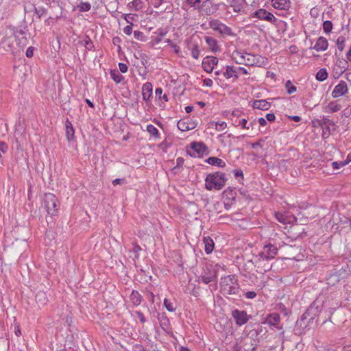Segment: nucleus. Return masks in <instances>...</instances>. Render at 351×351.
Returning a JSON list of instances; mask_svg holds the SVG:
<instances>
[{"label":"nucleus","mask_w":351,"mask_h":351,"mask_svg":"<svg viewBox=\"0 0 351 351\" xmlns=\"http://www.w3.org/2000/svg\"><path fill=\"white\" fill-rule=\"evenodd\" d=\"M227 178L225 173L216 171L209 173L205 178V188L208 191L221 190L226 184Z\"/></svg>","instance_id":"nucleus-1"},{"label":"nucleus","mask_w":351,"mask_h":351,"mask_svg":"<svg viewBox=\"0 0 351 351\" xmlns=\"http://www.w3.org/2000/svg\"><path fill=\"white\" fill-rule=\"evenodd\" d=\"M221 291L223 295H237L239 292L240 286L235 275H228L221 278Z\"/></svg>","instance_id":"nucleus-2"},{"label":"nucleus","mask_w":351,"mask_h":351,"mask_svg":"<svg viewBox=\"0 0 351 351\" xmlns=\"http://www.w3.org/2000/svg\"><path fill=\"white\" fill-rule=\"evenodd\" d=\"M43 204L49 215H54L59 207L57 197L53 193H46L44 197Z\"/></svg>","instance_id":"nucleus-3"},{"label":"nucleus","mask_w":351,"mask_h":351,"mask_svg":"<svg viewBox=\"0 0 351 351\" xmlns=\"http://www.w3.org/2000/svg\"><path fill=\"white\" fill-rule=\"evenodd\" d=\"M219 265H207L206 269L201 275V278L204 284H208L216 280L219 271Z\"/></svg>","instance_id":"nucleus-4"},{"label":"nucleus","mask_w":351,"mask_h":351,"mask_svg":"<svg viewBox=\"0 0 351 351\" xmlns=\"http://www.w3.org/2000/svg\"><path fill=\"white\" fill-rule=\"evenodd\" d=\"M239 73L247 75L248 72L247 69H245L244 67H234L233 66H226V71L223 73V75L226 79L234 77V80H237L239 78Z\"/></svg>","instance_id":"nucleus-5"},{"label":"nucleus","mask_w":351,"mask_h":351,"mask_svg":"<svg viewBox=\"0 0 351 351\" xmlns=\"http://www.w3.org/2000/svg\"><path fill=\"white\" fill-rule=\"evenodd\" d=\"M318 312L317 307H315L314 304L311 305L306 311L301 316L300 325L303 322L305 326L312 322L315 318V316Z\"/></svg>","instance_id":"nucleus-6"},{"label":"nucleus","mask_w":351,"mask_h":351,"mask_svg":"<svg viewBox=\"0 0 351 351\" xmlns=\"http://www.w3.org/2000/svg\"><path fill=\"white\" fill-rule=\"evenodd\" d=\"M278 253V248L272 244L265 245L263 250L259 254V257L263 261H269L274 258Z\"/></svg>","instance_id":"nucleus-7"},{"label":"nucleus","mask_w":351,"mask_h":351,"mask_svg":"<svg viewBox=\"0 0 351 351\" xmlns=\"http://www.w3.org/2000/svg\"><path fill=\"white\" fill-rule=\"evenodd\" d=\"M232 316L238 326L244 325L252 317L250 315H247L246 311L239 309L233 310L232 311Z\"/></svg>","instance_id":"nucleus-8"},{"label":"nucleus","mask_w":351,"mask_h":351,"mask_svg":"<svg viewBox=\"0 0 351 351\" xmlns=\"http://www.w3.org/2000/svg\"><path fill=\"white\" fill-rule=\"evenodd\" d=\"M247 55L246 62L247 66H262L266 64L267 59L260 55H253L245 53Z\"/></svg>","instance_id":"nucleus-9"},{"label":"nucleus","mask_w":351,"mask_h":351,"mask_svg":"<svg viewBox=\"0 0 351 351\" xmlns=\"http://www.w3.org/2000/svg\"><path fill=\"white\" fill-rule=\"evenodd\" d=\"M191 152H189V155L192 157H195L196 154L198 156H202L204 154H208L207 146L202 142H194L191 144Z\"/></svg>","instance_id":"nucleus-10"},{"label":"nucleus","mask_w":351,"mask_h":351,"mask_svg":"<svg viewBox=\"0 0 351 351\" xmlns=\"http://www.w3.org/2000/svg\"><path fill=\"white\" fill-rule=\"evenodd\" d=\"M209 25L213 30L218 32L221 34L228 36L232 34L231 28L218 20H213L210 21Z\"/></svg>","instance_id":"nucleus-11"},{"label":"nucleus","mask_w":351,"mask_h":351,"mask_svg":"<svg viewBox=\"0 0 351 351\" xmlns=\"http://www.w3.org/2000/svg\"><path fill=\"white\" fill-rule=\"evenodd\" d=\"M219 60L217 57L215 56H206L202 60V68L207 73H211L215 65H217Z\"/></svg>","instance_id":"nucleus-12"},{"label":"nucleus","mask_w":351,"mask_h":351,"mask_svg":"<svg viewBox=\"0 0 351 351\" xmlns=\"http://www.w3.org/2000/svg\"><path fill=\"white\" fill-rule=\"evenodd\" d=\"M348 91V88L347 83L343 80H341L339 83L335 86L333 91L332 92V96L334 98H337L346 95Z\"/></svg>","instance_id":"nucleus-13"},{"label":"nucleus","mask_w":351,"mask_h":351,"mask_svg":"<svg viewBox=\"0 0 351 351\" xmlns=\"http://www.w3.org/2000/svg\"><path fill=\"white\" fill-rule=\"evenodd\" d=\"M255 16L261 20H265L271 23L276 21V18L269 12L265 9H259L254 13Z\"/></svg>","instance_id":"nucleus-14"},{"label":"nucleus","mask_w":351,"mask_h":351,"mask_svg":"<svg viewBox=\"0 0 351 351\" xmlns=\"http://www.w3.org/2000/svg\"><path fill=\"white\" fill-rule=\"evenodd\" d=\"M186 2L191 7L199 10H200L203 7L208 6L212 4V1L210 0H206L202 2L201 0H186Z\"/></svg>","instance_id":"nucleus-15"},{"label":"nucleus","mask_w":351,"mask_h":351,"mask_svg":"<svg viewBox=\"0 0 351 351\" xmlns=\"http://www.w3.org/2000/svg\"><path fill=\"white\" fill-rule=\"evenodd\" d=\"M328 46V43L327 39L323 36H320L317 40V42L313 47V49L317 51H324L327 49Z\"/></svg>","instance_id":"nucleus-16"},{"label":"nucleus","mask_w":351,"mask_h":351,"mask_svg":"<svg viewBox=\"0 0 351 351\" xmlns=\"http://www.w3.org/2000/svg\"><path fill=\"white\" fill-rule=\"evenodd\" d=\"M252 107L254 109H258L261 110H267L271 107V104L266 100H255L252 104Z\"/></svg>","instance_id":"nucleus-17"},{"label":"nucleus","mask_w":351,"mask_h":351,"mask_svg":"<svg viewBox=\"0 0 351 351\" xmlns=\"http://www.w3.org/2000/svg\"><path fill=\"white\" fill-rule=\"evenodd\" d=\"M143 99L145 101H148L152 95V84L149 82H146L142 87Z\"/></svg>","instance_id":"nucleus-18"},{"label":"nucleus","mask_w":351,"mask_h":351,"mask_svg":"<svg viewBox=\"0 0 351 351\" xmlns=\"http://www.w3.org/2000/svg\"><path fill=\"white\" fill-rule=\"evenodd\" d=\"M290 5L289 0H272V5L278 10H288Z\"/></svg>","instance_id":"nucleus-19"},{"label":"nucleus","mask_w":351,"mask_h":351,"mask_svg":"<svg viewBox=\"0 0 351 351\" xmlns=\"http://www.w3.org/2000/svg\"><path fill=\"white\" fill-rule=\"evenodd\" d=\"M318 124L322 128L323 130H326L328 132H330V126H335L334 122L325 117H323L321 119L317 120Z\"/></svg>","instance_id":"nucleus-20"},{"label":"nucleus","mask_w":351,"mask_h":351,"mask_svg":"<svg viewBox=\"0 0 351 351\" xmlns=\"http://www.w3.org/2000/svg\"><path fill=\"white\" fill-rule=\"evenodd\" d=\"M280 319V317L279 314L271 313L267 317L265 323H267L269 326H275L279 323Z\"/></svg>","instance_id":"nucleus-21"},{"label":"nucleus","mask_w":351,"mask_h":351,"mask_svg":"<svg viewBox=\"0 0 351 351\" xmlns=\"http://www.w3.org/2000/svg\"><path fill=\"white\" fill-rule=\"evenodd\" d=\"M205 40L212 51L217 52L219 51V47L215 38L211 36H206Z\"/></svg>","instance_id":"nucleus-22"},{"label":"nucleus","mask_w":351,"mask_h":351,"mask_svg":"<svg viewBox=\"0 0 351 351\" xmlns=\"http://www.w3.org/2000/svg\"><path fill=\"white\" fill-rule=\"evenodd\" d=\"M206 162L211 165H215L218 167H225L226 163L223 160H222L221 158H217V157H209L206 160Z\"/></svg>","instance_id":"nucleus-23"},{"label":"nucleus","mask_w":351,"mask_h":351,"mask_svg":"<svg viewBox=\"0 0 351 351\" xmlns=\"http://www.w3.org/2000/svg\"><path fill=\"white\" fill-rule=\"evenodd\" d=\"M65 127H66V138L69 141H71L74 139L75 132H74V129L72 126V124L69 120H66Z\"/></svg>","instance_id":"nucleus-24"},{"label":"nucleus","mask_w":351,"mask_h":351,"mask_svg":"<svg viewBox=\"0 0 351 351\" xmlns=\"http://www.w3.org/2000/svg\"><path fill=\"white\" fill-rule=\"evenodd\" d=\"M203 241L205 245V251L206 254H210L214 248V241L209 237H204Z\"/></svg>","instance_id":"nucleus-25"},{"label":"nucleus","mask_w":351,"mask_h":351,"mask_svg":"<svg viewBox=\"0 0 351 351\" xmlns=\"http://www.w3.org/2000/svg\"><path fill=\"white\" fill-rule=\"evenodd\" d=\"M227 1L233 8V10L235 12H239L242 8L243 3H245V0H242L241 2H239L238 0H227Z\"/></svg>","instance_id":"nucleus-26"},{"label":"nucleus","mask_w":351,"mask_h":351,"mask_svg":"<svg viewBox=\"0 0 351 351\" xmlns=\"http://www.w3.org/2000/svg\"><path fill=\"white\" fill-rule=\"evenodd\" d=\"M130 300L135 306H138L141 302L142 297L137 291L133 290L130 295Z\"/></svg>","instance_id":"nucleus-27"},{"label":"nucleus","mask_w":351,"mask_h":351,"mask_svg":"<svg viewBox=\"0 0 351 351\" xmlns=\"http://www.w3.org/2000/svg\"><path fill=\"white\" fill-rule=\"evenodd\" d=\"M177 126L180 130L183 132L189 131L194 128L191 123H188L183 120L178 121Z\"/></svg>","instance_id":"nucleus-28"},{"label":"nucleus","mask_w":351,"mask_h":351,"mask_svg":"<svg viewBox=\"0 0 351 351\" xmlns=\"http://www.w3.org/2000/svg\"><path fill=\"white\" fill-rule=\"evenodd\" d=\"M77 8L80 12H88L91 9V3L90 1H81L77 5Z\"/></svg>","instance_id":"nucleus-29"},{"label":"nucleus","mask_w":351,"mask_h":351,"mask_svg":"<svg viewBox=\"0 0 351 351\" xmlns=\"http://www.w3.org/2000/svg\"><path fill=\"white\" fill-rule=\"evenodd\" d=\"M110 77L117 84L121 83L124 79V77L116 70H112L110 71Z\"/></svg>","instance_id":"nucleus-30"},{"label":"nucleus","mask_w":351,"mask_h":351,"mask_svg":"<svg viewBox=\"0 0 351 351\" xmlns=\"http://www.w3.org/2000/svg\"><path fill=\"white\" fill-rule=\"evenodd\" d=\"M316 80L323 82L328 77V72L326 69L323 68L319 69L316 74Z\"/></svg>","instance_id":"nucleus-31"},{"label":"nucleus","mask_w":351,"mask_h":351,"mask_svg":"<svg viewBox=\"0 0 351 351\" xmlns=\"http://www.w3.org/2000/svg\"><path fill=\"white\" fill-rule=\"evenodd\" d=\"M41 1L50 8L57 5L61 10L63 9L60 0H41Z\"/></svg>","instance_id":"nucleus-32"},{"label":"nucleus","mask_w":351,"mask_h":351,"mask_svg":"<svg viewBox=\"0 0 351 351\" xmlns=\"http://www.w3.org/2000/svg\"><path fill=\"white\" fill-rule=\"evenodd\" d=\"M223 196L229 199V200H232V201H235L236 199V192L233 190V189H226L223 191Z\"/></svg>","instance_id":"nucleus-33"},{"label":"nucleus","mask_w":351,"mask_h":351,"mask_svg":"<svg viewBox=\"0 0 351 351\" xmlns=\"http://www.w3.org/2000/svg\"><path fill=\"white\" fill-rule=\"evenodd\" d=\"M147 131L155 138H158L159 132L158 130L152 124H149L147 126Z\"/></svg>","instance_id":"nucleus-34"},{"label":"nucleus","mask_w":351,"mask_h":351,"mask_svg":"<svg viewBox=\"0 0 351 351\" xmlns=\"http://www.w3.org/2000/svg\"><path fill=\"white\" fill-rule=\"evenodd\" d=\"M27 32H28V29H27V26L24 27L23 28L21 29L20 30L16 31L17 34H19L20 35L23 36L22 40H24V42L21 40L20 43H22L23 45H25V42L27 40L26 35H27Z\"/></svg>","instance_id":"nucleus-35"},{"label":"nucleus","mask_w":351,"mask_h":351,"mask_svg":"<svg viewBox=\"0 0 351 351\" xmlns=\"http://www.w3.org/2000/svg\"><path fill=\"white\" fill-rule=\"evenodd\" d=\"M345 43H346V38L344 36H341L338 37L336 44H337V48L339 51H342L343 50V49L345 47Z\"/></svg>","instance_id":"nucleus-36"},{"label":"nucleus","mask_w":351,"mask_h":351,"mask_svg":"<svg viewBox=\"0 0 351 351\" xmlns=\"http://www.w3.org/2000/svg\"><path fill=\"white\" fill-rule=\"evenodd\" d=\"M156 97L159 99H164L165 101H168V96L167 94H162V89L161 88H157L155 90Z\"/></svg>","instance_id":"nucleus-37"},{"label":"nucleus","mask_w":351,"mask_h":351,"mask_svg":"<svg viewBox=\"0 0 351 351\" xmlns=\"http://www.w3.org/2000/svg\"><path fill=\"white\" fill-rule=\"evenodd\" d=\"M332 23L330 21H325L323 23V30L326 34H329L332 29Z\"/></svg>","instance_id":"nucleus-38"},{"label":"nucleus","mask_w":351,"mask_h":351,"mask_svg":"<svg viewBox=\"0 0 351 351\" xmlns=\"http://www.w3.org/2000/svg\"><path fill=\"white\" fill-rule=\"evenodd\" d=\"M285 88L288 94L291 95L297 90L296 87L292 84L290 80L287 81L285 83Z\"/></svg>","instance_id":"nucleus-39"},{"label":"nucleus","mask_w":351,"mask_h":351,"mask_svg":"<svg viewBox=\"0 0 351 351\" xmlns=\"http://www.w3.org/2000/svg\"><path fill=\"white\" fill-rule=\"evenodd\" d=\"M327 108L331 112H335L341 109V105L336 104L335 102H330L328 104Z\"/></svg>","instance_id":"nucleus-40"},{"label":"nucleus","mask_w":351,"mask_h":351,"mask_svg":"<svg viewBox=\"0 0 351 351\" xmlns=\"http://www.w3.org/2000/svg\"><path fill=\"white\" fill-rule=\"evenodd\" d=\"M36 300L43 304H45L47 298L44 292L38 293L36 295Z\"/></svg>","instance_id":"nucleus-41"},{"label":"nucleus","mask_w":351,"mask_h":351,"mask_svg":"<svg viewBox=\"0 0 351 351\" xmlns=\"http://www.w3.org/2000/svg\"><path fill=\"white\" fill-rule=\"evenodd\" d=\"M200 53V51L199 49V47L197 45H195L191 49V56L195 59H198Z\"/></svg>","instance_id":"nucleus-42"},{"label":"nucleus","mask_w":351,"mask_h":351,"mask_svg":"<svg viewBox=\"0 0 351 351\" xmlns=\"http://www.w3.org/2000/svg\"><path fill=\"white\" fill-rule=\"evenodd\" d=\"M34 10H35V12L37 14L38 19H40L43 15L46 14L47 12V10L43 7L40 8H36L35 7Z\"/></svg>","instance_id":"nucleus-43"},{"label":"nucleus","mask_w":351,"mask_h":351,"mask_svg":"<svg viewBox=\"0 0 351 351\" xmlns=\"http://www.w3.org/2000/svg\"><path fill=\"white\" fill-rule=\"evenodd\" d=\"M164 304L167 311L169 312H173L175 311V308L173 304L167 298L164 300Z\"/></svg>","instance_id":"nucleus-44"},{"label":"nucleus","mask_w":351,"mask_h":351,"mask_svg":"<svg viewBox=\"0 0 351 351\" xmlns=\"http://www.w3.org/2000/svg\"><path fill=\"white\" fill-rule=\"evenodd\" d=\"M142 250V248L137 245L136 243L133 244L132 252L134 254V259H138L139 258L138 252Z\"/></svg>","instance_id":"nucleus-45"},{"label":"nucleus","mask_w":351,"mask_h":351,"mask_svg":"<svg viewBox=\"0 0 351 351\" xmlns=\"http://www.w3.org/2000/svg\"><path fill=\"white\" fill-rule=\"evenodd\" d=\"M134 36L136 40H138L141 41L145 40V36L144 34L141 31H134Z\"/></svg>","instance_id":"nucleus-46"},{"label":"nucleus","mask_w":351,"mask_h":351,"mask_svg":"<svg viewBox=\"0 0 351 351\" xmlns=\"http://www.w3.org/2000/svg\"><path fill=\"white\" fill-rule=\"evenodd\" d=\"M260 335V331H255L254 329L251 330L249 331L247 336L250 337V339H260L258 337V335Z\"/></svg>","instance_id":"nucleus-47"},{"label":"nucleus","mask_w":351,"mask_h":351,"mask_svg":"<svg viewBox=\"0 0 351 351\" xmlns=\"http://www.w3.org/2000/svg\"><path fill=\"white\" fill-rule=\"evenodd\" d=\"M227 127V123L224 121L221 123L216 122L215 123V128L218 131L223 130Z\"/></svg>","instance_id":"nucleus-48"},{"label":"nucleus","mask_w":351,"mask_h":351,"mask_svg":"<svg viewBox=\"0 0 351 351\" xmlns=\"http://www.w3.org/2000/svg\"><path fill=\"white\" fill-rule=\"evenodd\" d=\"M234 54L238 55V56H240L239 57L240 58L239 60H237L236 61L237 63L240 64H245L246 62L247 58L245 56L241 55L240 52L234 51Z\"/></svg>","instance_id":"nucleus-49"},{"label":"nucleus","mask_w":351,"mask_h":351,"mask_svg":"<svg viewBox=\"0 0 351 351\" xmlns=\"http://www.w3.org/2000/svg\"><path fill=\"white\" fill-rule=\"evenodd\" d=\"M170 0H153V5L154 8H159L164 3H169Z\"/></svg>","instance_id":"nucleus-50"},{"label":"nucleus","mask_w":351,"mask_h":351,"mask_svg":"<svg viewBox=\"0 0 351 351\" xmlns=\"http://www.w3.org/2000/svg\"><path fill=\"white\" fill-rule=\"evenodd\" d=\"M276 219L279 222H281L284 224H286L287 223L286 218L284 217V215L281 213H276Z\"/></svg>","instance_id":"nucleus-51"},{"label":"nucleus","mask_w":351,"mask_h":351,"mask_svg":"<svg viewBox=\"0 0 351 351\" xmlns=\"http://www.w3.org/2000/svg\"><path fill=\"white\" fill-rule=\"evenodd\" d=\"M346 165L344 164V161H340V162H333L332 163V166L334 169H339L340 167H343Z\"/></svg>","instance_id":"nucleus-52"},{"label":"nucleus","mask_w":351,"mask_h":351,"mask_svg":"<svg viewBox=\"0 0 351 351\" xmlns=\"http://www.w3.org/2000/svg\"><path fill=\"white\" fill-rule=\"evenodd\" d=\"M136 316L138 319L140 320V322L143 324L146 322L145 317L143 315V313L141 311H136Z\"/></svg>","instance_id":"nucleus-53"},{"label":"nucleus","mask_w":351,"mask_h":351,"mask_svg":"<svg viewBox=\"0 0 351 351\" xmlns=\"http://www.w3.org/2000/svg\"><path fill=\"white\" fill-rule=\"evenodd\" d=\"M256 293L253 291H247L245 293V298L248 299H254V298H256Z\"/></svg>","instance_id":"nucleus-54"},{"label":"nucleus","mask_w":351,"mask_h":351,"mask_svg":"<svg viewBox=\"0 0 351 351\" xmlns=\"http://www.w3.org/2000/svg\"><path fill=\"white\" fill-rule=\"evenodd\" d=\"M247 121L245 119H242L239 120V125H241L243 128L250 129V126L247 125Z\"/></svg>","instance_id":"nucleus-55"},{"label":"nucleus","mask_w":351,"mask_h":351,"mask_svg":"<svg viewBox=\"0 0 351 351\" xmlns=\"http://www.w3.org/2000/svg\"><path fill=\"white\" fill-rule=\"evenodd\" d=\"M260 341V339H250V342L249 344L252 346L258 347V344ZM248 343L245 342V346H247Z\"/></svg>","instance_id":"nucleus-56"},{"label":"nucleus","mask_w":351,"mask_h":351,"mask_svg":"<svg viewBox=\"0 0 351 351\" xmlns=\"http://www.w3.org/2000/svg\"><path fill=\"white\" fill-rule=\"evenodd\" d=\"M119 69L121 73H125L127 72L128 68L125 63H119Z\"/></svg>","instance_id":"nucleus-57"},{"label":"nucleus","mask_w":351,"mask_h":351,"mask_svg":"<svg viewBox=\"0 0 351 351\" xmlns=\"http://www.w3.org/2000/svg\"><path fill=\"white\" fill-rule=\"evenodd\" d=\"M168 31L166 29L160 28L157 30L156 34L159 35L160 37L162 38L167 34Z\"/></svg>","instance_id":"nucleus-58"},{"label":"nucleus","mask_w":351,"mask_h":351,"mask_svg":"<svg viewBox=\"0 0 351 351\" xmlns=\"http://www.w3.org/2000/svg\"><path fill=\"white\" fill-rule=\"evenodd\" d=\"M132 23L130 25H127L123 29V32L127 35H130L132 33Z\"/></svg>","instance_id":"nucleus-59"},{"label":"nucleus","mask_w":351,"mask_h":351,"mask_svg":"<svg viewBox=\"0 0 351 351\" xmlns=\"http://www.w3.org/2000/svg\"><path fill=\"white\" fill-rule=\"evenodd\" d=\"M34 48L33 47H29L27 48V51H26V56L27 58H31L34 55Z\"/></svg>","instance_id":"nucleus-60"},{"label":"nucleus","mask_w":351,"mask_h":351,"mask_svg":"<svg viewBox=\"0 0 351 351\" xmlns=\"http://www.w3.org/2000/svg\"><path fill=\"white\" fill-rule=\"evenodd\" d=\"M264 142V140L263 139H259L258 141L252 144V147L253 149H256L258 147H262V143Z\"/></svg>","instance_id":"nucleus-61"},{"label":"nucleus","mask_w":351,"mask_h":351,"mask_svg":"<svg viewBox=\"0 0 351 351\" xmlns=\"http://www.w3.org/2000/svg\"><path fill=\"white\" fill-rule=\"evenodd\" d=\"M125 183V179L117 178L112 181V184L116 186L117 184H123Z\"/></svg>","instance_id":"nucleus-62"},{"label":"nucleus","mask_w":351,"mask_h":351,"mask_svg":"<svg viewBox=\"0 0 351 351\" xmlns=\"http://www.w3.org/2000/svg\"><path fill=\"white\" fill-rule=\"evenodd\" d=\"M204 85L208 87H211L213 86V80L210 78H206L203 81Z\"/></svg>","instance_id":"nucleus-63"},{"label":"nucleus","mask_w":351,"mask_h":351,"mask_svg":"<svg viewBox=\"0 0 351 351\" xmlns=\"http://www.w3.org/2000/svg\"><path fill=\"white\" fill-rule=\"evenodd\" d=\"M266 119L269 121H274L276 119V116L274 113H269L266 115Z\"/></svg>","instance_id":"nucleus-64"}]
</instances>
